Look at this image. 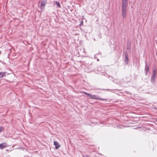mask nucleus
I'll list each match as a JSON object with an SVG mask.
<instances>
[{
	"instance_id": "f257e3e1",
	"label": "nucleus",
	"mask_w": 157,
	"mask_h": 157,
	"mask_svg": "<svg viewBox=\"0 0 157 157\" xmlns=\"http://www.w3.org/2000/svg\"><path fill=\"white\" fill-rule=\"evenodd\" d=\"M84 93L86 95L88 96L89 97L92 99H99L100 100H104L105 99L102 98H100L97 95H92L86 92Z\"/></svg>"
},
{
	"instance_id": "f03ea898",
	"label": "nucleus",
	"mask_w": 157,
	"mask_h": 157,
	"mask_svg": "<svg viewBox=\"0 0 157 157\" xmlns=\"http://www.w3.org/2000/svg\"><path fill=\"white\" fill-rule=\"evenodd\" d=\"M156 71L155 69H153L152 74L151 78V81L153 83L155 82V78L156 77Z\"/></svg>"
},
{
	"instance_id": "7ed1b4c3",
	"label": "nucleus",
	"mask_w": 157,
	"mask_h": 157,
	"mask_svg": "<svg viewBox=\"0 0 157 157\" xmlns=\"http://www.w3.org/2000/svg\"><path fill=\"white\" fill-rule=\"evenodd\" d=\"M128 6V0H122V9H127Z\"/></svg>"
},
{
	"instance_id": "20e7f679",
	"label": "nucleus",
	"mask_w": 157,
	"mask_h": 157,
	"mask_svg": "<svg viewBox=\"0 0 157 157\" xmlns=\"http://www.w3.org/2000/svg\"><path fill=\"white\" fill-rule=\"evenodd\" d=\"M127 11V9H122V14L123 18L126 17Z\"/></svg>"
},
{
	"instance_id": "39448f33",
	"label": "nucleus",
	"mask_w": 157,
	"mask_h": 157,
	"mask_svg": "<svg viewBox=\"0 0 157 157\" xmlns=\"http://www.w3.org/2000/svg\"><path fill=\"white\" fill-rule=\"evenodd\" d=\"M45 6V3L44 1H42L40 4V8L41 10H44V6Z\"/></svg>"
},
{
	"instance_id": "423d86ee",
	"label": "nucleus",
	"mask_w": 157,
	"mask_h": 157,
	"mask_svg": "<svg viewBox=\"0 0 157 157\" xmlns=\"http://www.w3.org/2000/svg\"><path fill=\"white\" fill-rule=\"evenodd\" d=\"M7 146V145L6 143H3L0 144V149H3Z\"/></svg>"
},
{
	"instance_id": "0eeeda50",
	"label": "nucleus",
	"mask_w": 157,
	"mask_h": 157,
	"mask_svg": "<svg viewBox=\"0 0 157 157\" xmlns=\"http://www.w3.org/2000/svg\"><path fill=\"white\" fill-rule=\"evenodd\" d=\"M125 63L126 64H128V55L126 53H125Z\"/></svg>"
},
{
	"instance_id": "6e6552de",
	"label": "nucleus",
	"mask_w": 157,
	"mask_h": 157,
	"mask_svg": "<svg viewBox=\"0 0 157 157\" xmlns=\"http://www.w3.org/2000/svg\"><path fill=\"white\" fill-rule=\"evenodd\" d=\"M54 144L55 146V147L56 149H58L60 147V145L59 143L56 141H54Z\"/></svg>"
},
{
	"instance_id": "1a4fd4ad",
	"label": "nucleus",
	"mask_w": 157,
	"mask_h": 157,
	"mask_svg": "<svg viewBox=\"0 0 157 157\" xmlns=\"http://www.w3.org/2000/svg\"><path fill=\"white\" fill-rule=\"evenodd\" d=\"M6 72H0V78H2L4 76H6Z\"/></svg>"
},
{
	"instance_id": "9d476101",
	"label": "nucleus",
	"mask_w": 157,
	"mask_h": 157,
	"mask_svg": "<svg viewBox=\"0 0 157 157\" xmlns=\"http://www.w3.org/2000/svg\"><path fill=\"white\" fill-rule=\"evenodd\" d=\"M56 5L59 8H61V6L60 4L59 3V2H55Z\"/></svg>"
},
{
	"instance_id": "9b49d317",
	"label": "nucleus",
	"mask_w": 157,
	"mask_h": 157,
	"mask_svg": "<svg viewBox=\"0 0 157 157\" xmlns=\"http://www.w3.org/2000/svg\"><path fill=\"white\" fill-rule=\"evenodd\" d=\"M145 71H146V75H147V72L149 70V67H146L145 68Z\"/></svg>"
},
{
	"instance_id": "f8f14e48",
	"label": "nucleus",
	"mask_w": 157,
	"mask_h": 157,
	"mask_svg": "<svg viewBox=\"0 0 157 157\" xmlns=\"http://www.w3.org/2000/svg\"><path fill=\"white\" fill-rule=\"evenodd\" d=\"M2 129L3 128L2 127H0V133L2 131Z\"/></svg>"
},
{
	"instance_id": "ddd939ff",
	"label": "nucleus",
	"mask_w": 157,
	"mask_h": 157,
	"mask_svg": "<svg viewBox=\"0 0 157 157\" xmlns=\"http://www.w3.org/2000/svg\"><path fill=\"white\" fill-rule=\"evenodd\" d=\"M97 61H98V60H99V59H97Z\"/></svg>"
}]
</instances>
